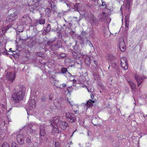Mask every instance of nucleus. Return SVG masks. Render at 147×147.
Here are the masks:
<instances>
[{
  "label": "nucleus",
  "instance_id": "nucleus-9",
  "mask_svg": "<svg viewBox=\"0 0 147 147\" xmlns=\"http://www.w3.org/2000/svg\"><path fill=\"white\" fill-rule=\"evenodd\" d=\"M145 78L140 75H135V78L138 83V86H139L140 84L142 83Z\"/></svg>",
  "mask_w": 147,
  "mask_h": 147
},
{
  "label": "nucleus",
  "instance_id": "nucleus-42",
  "mask_svg": "<svg viewBox=\"0 0 147 147\" xmlns=\"http://www.w3.org/2000/svg\"><path fill=\"white\" fill-rule=\"evenodd\" d=\"M2 147H10L9 144L7 143H4L2 145Z\"/></svg>",
  "mask_w": 147,
  "mask_h": 147
},
{
  "label": "nucleus",
  "instance_id": "nucleus-60",
  "mask_svg": "<svg viewBox=\"0 0 147 147\" xmlns=\"http://www.w3.org/2000/svg\"><path fill=\"white\" fill-rule=\"evenodd\" d=\"M62 86L64 88L66 86V84H62Z\"/></svg>",
  "mask_w": 147,
  "mask_h": 147
},
{
  "label": "nucleus",
  "instance_id": "nucleus-16",
  "mask_svg": "<svg viewBox=\"0 0 147 147\" xmlns=\"http://www.w3.org/2000/svg\"><path fill=\"white\" fill-rule=\"evenodd\" d=\"M51 10L49 8H47L45 10V15L48 17H50L51 15Z\"/></svg>",
  "mask_w": 147,
  "mask_h": 147
},
{
  "label": "nucleus",
  "instance_id": "nucleus-39",
  "mask_svg": "<svg viewBox=\"0 0 147 147\" xmlns=\"http://www.w3.org/2000/svg\"><path fill=\"white\" fill-rule=\"evenodd\" d=\"M130 4H127L126 3L125 4V9L126 10H127L128 11V12H129V8Z\"/></svg>",
  "mask_w": 147,
  "mask_h": 147
},
{
  "label": "nucleus",
  "instance_id": "nucleus-7",
  "mask_svg": "<svg viewBox=\"0 0 147 147\" xmlns=\"http://www.w3.org/2000/svg\"><path fill=\"white\" fill-rule=\"evenodd\" d=\"M6 77L7 80L10 81L11 83L12 82L15 80V74L14 72L7 73Z\"/></svg>",
  "mask_w": 147,
  "mask_h": 147
},
{
  "label": "nucleus",
  "instance_id": "nucleus-17",
  "mask_svg": "<svg viewBox=\"0 0 147 147\" xmlns=\"http://www.w3.org/2000/svg\"><path fill=\"white\" fill-rule=\"evenodd\" d=\"M28 42L31 46H33L36 43V42L33 40L32 38L30 39V41H28Z\"/></svg>",
  "mask_w": 147,
  "mask_h": 147
},
{
  "label": "nucleus",
  "instance_id": "nucleus-15",
  "mask_svg": "<svg viewBox=\"0 0 147 147\" xmlns=\"http://www.w3.org/2000/svg\"><path fill=\"white\" fill-rule=\"evenodd\" d=\"M130 85L131 89L135 91L136 89V86L135 84L132 81H127Z\"/></svg>",
  "mask_w": 147,
  "mask_h": 147
},
{
  "label": "nucleus",
  "instance_id": "nucleus-32",
  "mask_svg": "<svg viewBox=\"0 0 147 147\" xmlns=\"http://www.w3.org/2000/svg\"><path fill=\"white\" fill-rule=\"evenodd\" d=\"M117 63L115 61L112 62L111 64V66L114 69H116L117 68Z\"/></svg>",
  "mask_w": 147,
  "mask_h": 147
},
{
  "label": "nucleus",
  "instance_id": "nucleus-40",
  "mask_svg": "<svg viewBox=\"0 0 147 147\" xmlns=\"http://www.w3.org/2000/svg\"><path fill=\"white\" fill-rule=\"evenodd\" d=\"M43 53L42 52H38L36 53V55L37 56L42 57Z\"/></svg>",
  "mask_w": 147,
  "mask_h": 147
},
{
  "label": "nucleus",
  "instance_id": "nucleus-31",
  "mask_svg": "<svg viewBox=\"0 0 147 147\" xmlns=\"http://www.w3.org/2000/svg\"><path fill=\"white\" fill-rule=\"evenodd\" d=\"M45 30H46V32H49L51 30V27L50 24H48L47 25V28H45Z\"/></svg>",
  "mask_w": 147,
  "mask_h": 147
},
{
  "label": "nucleus",
  "instance_id": "nucleus-33",
  "mask_svg": "<svg viewBox=\"0 0 147 147\" xmlns=\"http://www.w3.org/2000/svg\"><path fill=\"white\" fill-rule=\"evenodd\" d=\"M67 29H68L69 30V32L68 31L67 32L70 34L72 35H73L74 33V32L71 30V29H70V28L68 27Z\"/></svg>",
  "mask_w": 147,
  "mask_h": 147
},
{
  "label": "nucleus",
  "instance_id": "nucleus-47",
  "mask_svg": "<svg viewBox=\"0 0 147 147\" xmlns=\"http://www.w3.org/2000/svg\"><path fill=\"white\" fill-rule=\"evenodd\" d=\"M90 36H91V35L92 37L94 38L95 36V34L94 33V32L93 31L91 32H90Z\"/></svg>",
  "mask_w": 147,
  "mask_h": 147
},
{
  "label": "nucleus",
  "instance_id": "nucleus-2",
  "mask_svg": "<svg viewBox=\"0 0 147 147\" xmlns=\"http://www.w3.org/2000/svg\"><path fill=\"white\" fill-rule=\"evenodd\" d=\"M60 117L58 116H56L53 118L50 121H49V124L50 125L53 127L52 130H54L56 133L58 131V123H59V119Z\"/></svg>",
  "mask_w": 147,
  "mask_h": 147
},
{
  "label": "nucleus",
  "instance_id": "nucleus-52",
  "mask_svg": "<svg viewBox=\"0 0 147 147\" xmlns=\"http://www.w3.org/2000/svg\"><path fill=\"white\" fill-rule=\"evenodd\" d=\"M131 1V0H127L126 3L130 5Z\"/></svg>",
  "mask_w": 147,
  "mask_h": 147
},
{
  "label": "nucleus",
  "instance_id": "nucleus-30",
  "mask_svg": "<svg viewBox=\"0 0 147 147\" xmlns=\"http://www.w3.org/2000/svg\"><path fill=\"white\" fill-rule=\"evenodd\" d=\"M68 72L67 69L65 67H63L61 69V72L62 74H64L67 72Z\"/></svg>",
  "mask_w": 147,
  "mask_h": 147
},
{
  "label": "nucleus",
  "instance_id": "nucleus-62",
  "mask_svg": "<svg viewBox=\"0 0 147 147\" xmlns=\"http://www.w3.org/2000/svg\"><path fill=\"white\" fill-rule=\"evenodd\" d=\"M90 96L92 98H93V97H94V96L93 95V94H91V95H90Z\"/></svg>",
  "mask_w": 147,
  "mask_h": 147
},
{
  "label": "nucleus",
  "instance_id": "nucleus-6",
  "mask_svg": "<svg viewBox=\"0 0 147 147\" xmlns=\"http://www.w3.org/2000/svg\"><path fill=\"white\" fill-rule=\"evenodd\" d=\"M40 141L42 142L45 136L46 133L45 130V126L44 125H40Z\"/></svg>",
  "mask_w": 147,
  "mask_h": 147
},
{
  "label": "nucleus",
  "instance_id": "nucleus-29",
  "mask_svg": "<svg viewBox=\"0 0 147 147\" xmlns=\"http://www.w3.org/2000/svg\"><path fill=\"white\" fill-rule=\"evenodd\" d=\"M130 13V11L129 12H128V13H127L125 14V20H129Z\"/></svg>",
  "mask_w": 147,
  "mask_h": 147
},
{
  "label": "nucleus",
  "instance_id": "nucleus-44",
  "mask_svg": "<svg viewBox=\"0 0 147 147\" xmlns=\"http://www.w3.org/2000/svg\"><path fill=\"white\" fill-rule=\"evenodd\" d=\"M12 147H18V145L15 142L12 143Z\"/></svg>",
  "mask_w": 147,
  "mask_h": 147
},
{
  "label": "nucleus",
  "instance_id": "nucleus-37",
  "mask_svg": "<svg viewBox=\"0 0 147 147\" xmlns=\"http://www.w3.org/2000/svg\"><path fill=\"white\" fill-rule=\"evenodd\" d=\"M5 33V31H4L3 28L0 29V35L3 36Z\"/></svg>",
  "mask_w": 147,
  "mask_h": 147
},
{
  "label": "nucleus",
  "instance_id": "nucleus-28",
  "mask_svg": "<svg viewBox=\"0 0 147 147\" xmlns=\"http://www.w3.org/2000/svg\"><path fill=\"white\" fill-rule=\"evenodd\" d=\"M45 22V20L44 19L40 18L39 20V23L40 24H44Z\"/></svg>",
  "mask_w": 147,
  "mask_h": 147
},
{
  "label": "nucleus",
  "instance_id": "nucleus-51",
  "mask_svg": "<svg viewBox=\"0 0 147 147\" xmlns=\"http://www.w3.org/2000/svg\"><path fill=\"white\" fill-rule=\"evenodd\" d=\"M125 25L127 26L129 25V20H125Z\"/></svg>",
  "mask_w": 147,
  "mask_h": 147
},
{
  "label": "nucleus",
  "instance_id": "nucleus-45",
  "mask_svg": "<svg viewBox=\"0 0 147 147\" xmlns=\"http://www.w3.org/2000/svg\"><path fill=\"white\" fill-rule=\"evenodd\" d=\"M10 28V26H7L5 27L4 28H3V30L5 31V32L6 31Z\"/></svg>",
  "mask_w": 147,
  "mask_h": 147
},
{
  "label": "nucleus",
  "instance_id": "nucleus-56",
  "mask_svg": "<svg viewBox=\"0 0 147 147\" xmlns=\"http://www.w3.org/2000/svg\"><path fill=\"white\" fill-rule=\"evenodd\" d=\"M105 5V3L104 2L102 1V4L101 6H104Z\"/></svg>",
  "mask_w": 147,
  "mask_h": 147
},
{
  "label": "nucleus",
  "instance_id": "nucleus-54",
  "mask_svg": "<svg viewBox=\"0 0 147 147\" xmlns=\"http://www.w3.org/2000/svg\"><path fill=\"white\" fill-rule=\"evenodd\" d=\"M53 54L54 55V56H58V53H57L56 52H54L53 53Z\"/></svg>",
  "mask_w": 147,
  "mask_h": 147
},
{
  "label": "nucleus",
  "instance_id": "nucleus-59",
  "mask_svg": "<svg viewBox=\"0 0 147 147\" xmlns=\"http://www.w3.org/2000/svg\"><path fill=\"white\" fill-rule=\"evenodd\" d=\"M76 82H77V81L76 80H75V79L73 80V83H76Z\"/></svg>",
  "mask_w": 147,
  "mask_h": 147
},
{
  "label": "nucleus",
  "instance_id": "nucleus-61",
  "mask_svg": "<svg viewBox=\"0 0 147 147\" xmlns=\"http://www.w3.org/2000/svg\"><path fill=\"white\" fill-rule=\"evenodd\" d=\"M94 63L96 65V67H97L98 66V65H97V62L96 61H94Z\"/></svg>",
  "mask_w": 147,
  "mask_h": 147
},
{
  "label": "nucleus",
  "instance_id": "nucleus-63",
  "mask_svg": "<svg viewBox=\"0 0 147 147\" xmlns=\"http://www.w3.org/2000/svg\"><path fill=\"white\" fill-rule=\"evenodd\" d=\"M2 125H3L4 126L5 125V121H3L2 123Z\"/></svg>",
  "mask_w": 147,
  "mask_h": 147
},
{
  "label": "nucleus",
  "instance_id": "nucleus-41",
  "mask_svg": "<svg viewBox=\"0 0 147 147\" xmlns=\"http://www.w3.org/2000/svg\"><path fill=\"white\" fill-rule=\"evenodd\" d=\"M91 61L89 59H85V62L87 65H89Z\"/></svg>",
  "mask_w": 147,
  "mask_h": 147
},
{
  "label": "nucleus",
  "instance_id": "nucleus-4",
  "mask_svg": "<svg viewBox=\"0 0 147 147\" xmlns=\"http://www.w3.org/2000/svg\"><path fill=\"white\" fill-rule=\"evenodd\" d=\"M28 127L29 128V131L31 133H34L38 129V126L34 123H30L28 125Z\"/></svg>",
  "mask_w": 147,
  "mask_h": 147
},
{
  "label": "nucleus",
  "instance_id": "nucleus-22",
  "mask_svg": "<svg viewBox=\"0 0 147 147\" xmlns=\"http://www.w3.org/2000/svg\"><path fill=\"white\" fill-rule=\"evenodd\" d=\"M55 45H56L57 49L60 48L62 47V43L61 40H59L57 42V44Z\"/></svg>",
  "mask_w": 147,
  "mask_h": 147
},
{
  "label": "nucleus",
  "instance_id": "nucleus-10",
  "mask_svg": "<svg viewBox=\"0 0 147 147\" xmlns=\"http://www.w3.org/2000/svg\"><path fill=\"white\" fill-rule=\"evenodd\" d=\"M17 14L16 13L14 12L13 13L7 16L6 20L8 22H10L15 19L16 16H17Z\"/></svg>",
  "mask_w": 147,
  "mask_h": 147
},
{
  "label": "nucleus",
  "instance_id": "nucleus-55",
  "mask_svg": "<svg viewBox=\"0 0 147 147\" xmlns=\"http://www.w3.org/2000/svg\"><path fill=\"white\" fill-rule=\"evenodd\" d=\"M137 30L136 28H134L132 31V32H135L137 31Z\"/></svg>",
  "mask_w": 147,
  "mask_h": 147
},
{
  "label": "nucleus",
  "instance_id": "nucleus-26",
  "mask_svg": "<svg viewBox=\"0 0 147 147\" xmlns=\"http://www.w3.org/2000/svg\"><path fill=\"white\" fill-rule=\"evenodd\" d=\"M121 63H127V59L125 57H123L120 59Z\"/></svg>",
  "mask_w": 147,
  "mask_h": 147
},
{
  "label": "nucleus",
  "instance_id": "nucleus-13",
  "mask_svg": "<svg viewBox=\"0 0 147 147\" xmlns=\"http://www.w3.org/2000/svg\"><path fill=\"white\" fill-rule=\"evenodd\" d=\"M86 41L85 42V44L86 45V46L89 47L91 48V49H94L93 45L91 42L89 40H88L87 39H86Z\"/></svg>",
  "mask_w": 147,
  "mask_h": 147
},
{
  "label": "nucleus",
  "instance_id": "nucleus-35",
  "mask_svg": "<svg viewBox=\"0 0 147 147\" xmlns=\"http://www.w3.org/2000/svg\"><path fill=\"white\" fill-rule=\"evenodd\" d=\"M53 42L54 41L51 40H49L47 41V45L49 46L51 45L53 43Z\"/></svg>",
  "mask_w": 147,
  "mask_h": 147
},
{
  "label": "nucleus",
  "instance_id": "nucleus-53",
  "mask_svg": "<svg viewBox=\"0 0 147 147\" xmlns=\"http://www.w3.org/2000/svg\"><path fill=\"white\" fill-rule=\"evenodd\" d=\"M122 2L123 3V5L121 6V8H120V10L121 11L123 9V7H124V2L123 1H122Z\"/></svg>",
  "mask_w": 147,
  "mask_h": 147
},
{
  "label": "nucleus",
  "instance_id": "nucleus-57",
  "mask_svg": "<svg viewBox=\"0 0 147 147\" xmlns=\"http://www.w3.org/2000/svg\"><path fill=\"white\" fill-rule=\"evenodd\" d=\"M1 107L4 109H5V105L3 104H2Z\"/></svg>",
  "mask_w": 147,
  "mask_h": 147
},
{
  "label": "nucleus",
  "instance_id": "nucleus-34",
  "mask_svg": "<svg viewBox=\"0 0 147 147\" xmlns=\"http://www.w3.org/2000/svg\"><path fill=\"white\" fill-rule=\"evenodd\" d=\"M119 49H120V51L123 52H124L126 49V48L125 47V45H124L123 46H121L119 47Z\"/></svg>",
  "mask_w": 147,
  "mask_h": 147
},
{
  "label": "nucleus",
  "instance_id": "nucleus-49",
  "mask_svg": "<svg viewBox=\"0 0 147 147\" xmlns=\"http://www.w3.org/2000/svg\"><path fill=\"white\" fill-rule=\"evenodd\" d=\"M40 1V0H37V2H36L34 4V5H35V6H36V7H38V6L39 2Z\"/></svg>",
  "mask_w": 147,
  "mask_h": 147
},
{
  "label": "nucleus",
  "instance_id": "nucleus-1",
  "mask_svg": "<svg viewBox=\"0 0 147 147\" xmlns=\"http://www.w3.org/2000/svg\"><path fill=\"white\" fill-rule=\"evenodd\" d=\"M22 88L18 92H14L12 95L13 102L16 103H18L22 100L24 96L25 88L22 86Z\"/></svg>",
  "mask_w": 147,
  "mask_h": 147
},
{
  "label": "nucleus",
  "instance_id": "nucleus-50",
  "mask_svg": "<svg viewBox=\"0 0 147 147\" xmlns=\"http://www.w3.org/2000/svg\"><path fill=\"white\" fill-rule=\"evenodd\" d=\"M49 32H46V30H45V29L43 31L42 34L43 35H45L47 34V33H48Z\"/></svg>",
  "mask_w": 147,
  "mask_h": 147
},
{
  "label": "nucleus",
  "instance_id": "nucleus-46",
  "mask_svg": "<svg viewBox=\"0 0 147 147\" xmlns=\"http://www.w3.org/2000/svg\"><path fill=\"white\" fill-rule=\"evenodd\" d=\"M65 115L66 117L69 119L71 115V113H69L68 114L66 113Z\"/></svg>",
  "mask_w": 147,
  "mask_h": 147
},
{
  "label": "nucleus",
  "instance_id": "nucleus-23",
  "mask_svg": "<svg viewBox=\"0 0 147 147\" xmlns=\"http://www.w3.org/2000/svg\"><path fill=\"white\" fill-rule=\"evenodd\" d=\"M107 58L109 60H114L115 57L112 54H109L107 55Z\"/></svg>",
  "mask_w": 147,
  "mask_h": 147
},
{
  "label": "nucleus",
  "instance_id": "nucleus-64",
  "mask_svg": "<svg viewBox=\"0 0 147 147\" xmlns=\"http://www.w3.org/2000/svg\"><path fill=\"white\" fill-rule=\"evenodd\" d=\"M70 89V88L69 87H68V88H67V90L68 91H69V90Z\"/></svg>",
  "mask_w": 147,
  "mask_h": 147
},
{
  "label": "nucleus",
  "instance_id": "nucleus-5",
  "mask_svg": "<svg viewBox=\"0 0 147 147\" xmlns=\"http://www.w3.org/2000/svg\"><path fill=\"white\" fill-rule=\"evenodd\" d=\"M35 103L34 100H32L30 101L29 100L28 101V106L26 109L28 115H29V113H30V111H31L32 109L33 108H35Z\"/></svg>",
  "mask_w": 147,
  "mask_h": 147
},
{
  "label": "nucleus",
  "instance_id": "nucleus-25",
  "mask_svg": "<svg viewBox=\"0 0 147 147\" xmlns=\"http://www.w3.org/2000/svg\"><path fill=\"white\" fill-rule=\"evenodd\" d=\"M69 119H70V121L71 123L75 122L76 120V117H73L72 115Z\"/></svg>",
  "mask_w": 147,
  "mask_h": 147
},
{
  "label": "nucleus",
  "instance_id": "nucleus-38",
  "mask_svg": "<svg viewBox=\"0 0 147 147\" xmlns=\"http://www.w3.org/2000/svg\"><path fill=\"white\" fill-rule=\"evenodd\" d=\"M46 99L47 98H46V96H45V95H43L41 96V99L42 101L43 102H45V101Z\"/></svg>",
  "mask_w": 147,
  "mask_h": 147
},
{
  "label": "nucleus",
  "instance_id": "nucleus-11",
  "mask_svg": "<svg viewBox=\"0 0 147 147\" xmlns=\"http://www.w3.org/2000/svg\"><path fill=\"white\" fill-rule=\"evenodd\" d=\"M87 33L85 32H82L81 34L80 35V40H81L83 41V42H84L85 41V40L87 39L86 38V36H87Z\"/></svg>",
  "mask_w": 147,
  "mask_h": 147
},
{
  "label": "nucleus",
  "instance_id": "nucleus-48",
  "mask_svg": "<svg viewBox=\"0 0 147 147\" xmlns=\"http://www.w3.org/2000/svg\"><path fill=\"white\" fill-rule=\"evenodd\" d=\"M55 147H59L60 146V145L59 142H55Z\"/></svg>",
  "mask_w": 147,
  "mask_h": 147
},
{
  "label": "nucleus",
  "instance_id": "nucleus-12",
  "mask_svg": "<svg viewBox=\"0 0 147 147\" xmlns=\"http://www.w3.org/2000/svg\"><path fill=\"white\" fill-rule=\"evenodd\" d=\"M59 125L60 127L63 129H65L69 126L67 123L66 122L61 121L59 123Z\"/></svg>",
  "mask_w": 147,
  "mask_h": 147
},
{
  "label": "nucleus",
  "instance_id": "nucleus-8",
  "mask_svg": "<svg viewBox=\"0 0 147 147\" xmlns=\"http://www.w3.org/2000/svg\"><path fill=\"white\" fill-rule=\"evenodd\" d=\"M18 134L17 135V140L18 143L20 144H22L24 143V137L22 134Z\"/></svg>",
  "mask_w": 147,
  "mask_h": 147
},
{
  "label": "nucleus",
  "instance_id": "nucleus-20",
  "mask_svg": "<svg viewBox=\"0 0 147 147\" xmlns=\"http://www.w3.org/2000/svg\"><path fill=\"white\" fill-rule=\"evenodd\" d=\"M94 101L91 100H88L86 103V105L88 107H91L93 105V103H94Z\"/></svg>",
  "mask_w": 147,
  "mask_h": 147
},
{
  "label": "nucleus",
  "instance_id": "nucleus-36",
  "mask_svg": "<svg viewBox=\"0 0 147 147\" xmlns=\"http://www.w3.org/2000/svg\"><path fill=\"white\" fill-rule=\"evenodd\" d=\"M31 140L29 137L28 136L27 138L26 143L27 144H29L31 143Z\"/></svg>",
  "mask_w": 147,
  "mask_h": 147
},
{
  "label": "nucleus",
  "instance_id": "nucleus-14",
  "mask_svg": "<svg viewBox=\"0 0 147 147\" xmlns=\"http://www.w3.org/2000/svg\"><path fill=\"white\" fill-rule=\"evenodd\" d=\"M80 5H81L80 4H77L76 5H74V6L73 8V9H74V10L75 11H77L79 13H80V11L81 10Z\"/></svg>",
  "mask_w": 147,
  "mask_h": 147
},
{
  "label": "nucleus",
  "instance_id": "nucleus-24",
  "mask_svg": "<svg viewBox=\"0 0 147 147\" xmlns=\"http://www.w3.org/2000/svg\"><path fill=\"white\" fill-rule=\"evenodd\" d=\"M66 56L65 54L64 53H61V54L58 55L57 56L58 59H62L64 58Z\"/></svg>",
  "mask_w": 147,
  "mask_h": 147
},
{
  "label": "nucleus",
  "instance_id": "nucleus-21",
  "mask_svg": "<svg viewBox=\"0 0 147 147\" xmlns=\"http://www.w3.org/2000/svg\"><path fill=\"white\" fill-rule=\"evenodd\" d=\"M121 65L122 68L125 70H127L128 68V64L127 63H121Z\"/></svg>",
  "mask_w": 147,
  "mask_h": 147
},
{
  "label": "nucleus",
  "instance_id": "nucleus-58",
  "mask_svg": "<svg viewBox=\"0 0 147 147\" xmlns=\"http://www.w3.org/2000/svg\"><path fill=\"white\" fill-rule=\"evenodd\" d=\"M3 53L4 55H9V54H8V53L7 52L5 53L4 52H3Z\"/></svg>",
  "mask_w": 147,
  "mask_h": 147
},
{
  "label": "nucleus",
  "instance_id": "nucleus-43",
  "mask_svg": "<svg viewBox=\"0 0 147 147\" xmlns=\"http://www.w3.org/2000/svg\"><path fill=\"white\" fill-rule=\"evenodd\" d=\"M94 119H96V118H95L94 119H92V123L93 124V125L95 126H98V127L100 126L101 125H100L99 124H94V123L93 122H94Z\"/></svg>",
  "mask_w": 147,
  "mask_h": 147
},
{
  "label": "nucleus",
  "instance_id": "nucleus-18",
  "mask_svg": "<svg viewBox=\"0 0 147 147\" xmlns=\"http://www.w3.org/2000/svg\"><path fill=\"white\" fill-rule=\"evenodd\" d=\"M30 19L28 15H24L22 18L21 20L22 21H23L24 23L26 22V20Z\"/></svg>",
  "mask_w": 147,
  "mask_h": 147
},
{
  "label": "nucleus",
  "instance_id": "nucleus-27",
  "mask_svg": "<svg viewBox=\"0 0 147 147\" xmlns=\"http://www.w3.org/2000/svg\"><path fill=\"white\" fill-rule=\"evenodd\" d=\"M50 49L52 51H55L57 50L58 49L57 48L56 45L54 44L51 46Z\"/></svg>",
  "mask_w": 147,
  "mask_h": 147
},
{
  "label": "nucleus",
  "instance_id": "nucleus-3",
  "mask_svg": "<svg viewBox=\"0 0 147 147\" xmlns=\"http://www.w3.org/2000/svg\"><path fill=\"white\" fill-rule=\"evenodd\" d=\"M89 20V22L92 26H98V21L94 15L92 14L90 16Z\"/></svg>",
  "mask_w": 147,
  "mask_h": 147
},
{
  "label": "nucleus",
  "instance_id": "nucleus-19",
  "mask_svg": "<svg viewBox=\"0 0 147 147\" xmlns=\"http://www.w3.org/2000/svg\"><path fill=\"white\" fill-rule=\"evenodd\" d=\"M119 47L125 45L124 39L123 38H121L119 40Z\"/></svg>",
  "mask_w": 147,
  "mask_h": 147
}]
</instances>
